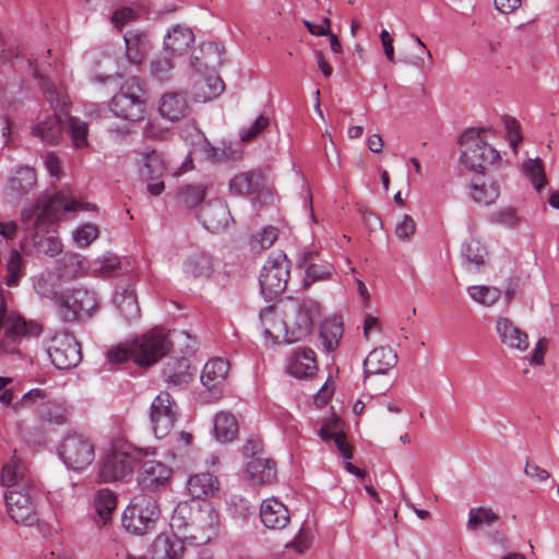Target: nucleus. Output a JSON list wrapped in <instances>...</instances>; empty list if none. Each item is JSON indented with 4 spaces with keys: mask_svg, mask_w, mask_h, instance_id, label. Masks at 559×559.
Returning <instances> with one entry per match:
<instances>
[{
    "mask_svg": "<svg viewBox=\"0 0 559 559\" xmlns=\"http://www.w3.org/2000/svg\"><path fill=\"white\" fill-rule=\"evenodd\" d=\"M207 186L204 183L187 185L178 190L177 202L186 209H193L205 198Z\"/></svg>",
    "mask_w": 559,
    "mask_h": 559,
    "instance_id": "obj_40",
    "label": "nucleus"
},
{
    "mask_svg": "<svg viewBox=\"0 0 559 559\" xmlns=\"http://www.w3.org/2000/svg\"><path fill=\"white\" fill-rule=\"evenodd\" d=\"M79 203L70 198L63 192L55 193L44 205L41 211H39V201L36 203L24 207L21 211V222L24 225L29 224L31 222L37 224L49 225L55 223L61 218V216L70 211H76L79 209Z\"/></svg>",
    "mask_w": 559,
    "mask_h": 559,
    "instance_id": "obj_8",
    "label": "nucleus"
},
{
    "mask_svg": "<svg viewBox=\"0 0 559 559\" xmlns=\"http://www.w3.org/2000/svg\"><path fill=\"white\" fill-rule=\"evenodd\" d=\"M397 364V354L390 346L372 349L364 360L365 379L371 376L385 374Z\"/></svg>",
    "mask_w": 559,
    "mask_h": 559,
    "instance_id": "obj_18",
    "label": "nucleus"
},
{
    "mask_svg": "<svg viewBox=\"0 0 559 559\" xmlns=\"http://www.w3.org/2000/svg\"><path fill=\"white\" fill-rule=\"evenodd\" d=\"M288 372L297 378L311 376L317 369L316 354L310 348L295 352L288 362Z\"/></svg>",
    "mask_w": 559,
    "mask_h": 559,
    "instance_id": "obj_34",
    "label": "nucleus"
},
{
    "mask_svg": "<svg viewBox=\"0 0 559 559\" xmlns=\"http://www.w3.org/2000/svg\"><path fill=\"white\" fill-rule=\"evenodd\" d=\"M136 455L131 445L116 441L111 443L104 459L99 462L97 477L100 483L120 481L133 474Z\"/></svg>",
    "mask_w": 559,
    "mask_h": 559,
    "instance_id": "obj_5",
    "label": "nucleus"
},
{
    "mask_svg": "<svg viewBox=\"0 0 559 559\" xmlns=\"http://www.w3.org/2000/svg\"><path fill=\"white\" fill-rule=\"evenodd\" d=\"M143 134L146 139L164 141L167 139L169 130L159 122L151 121L144 128Z\"/></svg>",
    "mask_w": 559,
    "mask_h": 559,
    "instance_id": "obj_60",
    "label": "nucleus"
},
{
    "mask_svg": "<svg viewBox=\"0 0 559 559\" xmlns=\"http://www.w3.org/2000/svg\"><path fill=\"white\" fill-rule=\"evenodd\" d=\"M59 455L69 468L83 471L95 459V443L85 435L71 433L63 438L59 447Z\"/></svg>",
    "mask_w": 559,
    "mask_h": 559,
    "instance_id": "obj_10",
    "label": "nucleus"
},
{
    "mask_svg": "<svg viewBox=\"0 0 559 559\" xmlns=\"http://www.w3.org/2000/svg\"><path fill=\"white\" fill-rule=\"evenodd\" d=\"M311 544V535L308 530L301 527L295 538L286 545V547H292L298 552H304L306 549L310 547Z\"/></svg>",
    "mask_w": 559,
    "mask_h": 559,
    "instance_id": "obj_61",
    "label": "nucleus"
},
{
    "mask_svg": "<svg viewBox=\"0 0 559 559\" xmlns=\"http://www.w3.org/2000/svg\"><path fill=\"white\" fill-rule=\"evenodd\" d=\"M114 301L126 321L131 322L140 317L136 295L131 285L123 287L121 290H117Z\"/></svg>",
    "mask_w": 559,
    "mask_h": 559,
    "instance_id": "obj_35",
    "label": "nucleus"
},
{
    "mask_svg": "<svg viewBox=\"0 0 559 559\" xmlns=\"http://www.w3.org/2000/svg\"><path fill=\"white\" fill-rule=\"evenodd\" d=\"M382 332V325L379 319L372 314H367L364 320V337L369 341L373 335Z\"/></svg>",
    "mask_w": 559,
    "mask_h": 559,
    "instance_id": "obj_63",
    "label": "nucleus"
},
{
    "mask_svg": "<svg viewBox=\"0 0 559 559\" xmlns=\"http://www.w3.org/2000/svg\"><path fill=\"white\" fill-rule=\"evenodd\" d=\"M524 473L527 477L536 481H545L550 477V474L545 468H542L532 461L526 462Z\"/></svg>",
    "mask_w": 559,
    "mask_h": 559,
    "instance_id": "obj_64",
    "label": "nucleus"
},
{
    "mask_svg": "<svg viewBox=\"0 0 559 559\" xmlns=\"http://www.w3.org/2000/svg\"><path fill=\"white\" fill-rule=\"evenodd\" d=\"M98 307L94 292L86 288H74L64 295L59 307V314L64 322H73L83 316H90Z\"/></svg>",
    "mask_w": 559,
    "mask_h": 559,
    "instance_id": "obj_15",
    "label": "nucleus"
},
{
    "mask_svg": "<svg viewBox=\"0 0 559 559\" xmlns=\"http://www.w3.org/2000/svg\"><path fill=\"white\" fill-rule=\"evenodd\" d=\"M243 477L254 487L270 485L276 479V464L267 457H255L247 463Z\"/></svg>",
    "mask_w": 559,
    "mask_h": 559,
    "instance_id": "obj_24",
    "label": "nucleus"
},
{
    "mask_svg": "<svg viewBox=\"0 0 559 559\" xmlns=\"http://www.w3.org/2000/svg\"><path fill=\"white\" fill-rule=\"evenodd\" d=\"M200 218L211 233H219L228 226L230 214L224 202L215 200L202 207Z\"/></svg>",
    "mask_w": 559,
    "mask_h": 559,
    "instance_id": "obj_25",
    "label": "nucleus"
},
{
    "mask_svg": "<svg viewBox=\"0 0 559 559\" xmlns=\"http://www.w3.org/2000/svg\"><path fill=\"white\" fill-rule=\"evenodd\" d=\"M460 143L464 146L460 159L471 170L481 171L500 158L499 152L483 141L479 134L466 133L462 135Z\"/></svg>",
    "mask_w": 559,
    "mask_h": 559,
    "instance_id": "obj_12",
    "label": "nucleus"
},
{
    "mask_svg": "<svg viewBox=\"0 0 559 559\" xmlns=\"http://www.w3.org/2000/svg\"><path fill=\"white\" fill-rule=\"evenodd\" d=\"M319 313L320 305L313 299L289 300L282 314L270 307L260 313V320L265 335L278 340L283 334L286 343H295L310 334Z\"/></svg>",
    "mask_w": 559,
    "mask_h": 559,
    "instance_id": "obj_1",
    "label": "nucleus"
},
{
    "mask_svg": "<svg viewBox=\"0 0 559 559\" xmlns=\"http://www.w3.org/2000/svg\"><path fill=\"white\" fill-rule=\"evenodd\" d=\"M61 132L62 119L59 114H55L53 117L40 121L33 129V134L48 144L57 143Z\"/></svg>",
    "mask_w": 559,
    "mask_h": 559,
    "instance_id": "obj_38",
    "label": "nucleus"
},
{
    "mask_svg": "<svg viewBox=\"0 0 559 559\" xmlns=\"http://www.w3.org/2000/svg\"><path fill=\"white\" fill-rule=\"evenodd\" d=\"M120 267L117 255L108 253L94 261L93 271L102 276H110Z\"/></svg>",
    "mask_w": 559,
    "mask_h": 559,
    "instance_id": "obj_54",
    "label": "nucleus"
},
{
    "mask_svg": "<svg viewBox=\"0 0 559 559\" xmlns=\"http://www.w3.org/2000/svg\"><path fill=\"white\" fill-rule=\"evenodd\" d=\"M193 43V32L189 27L176 25L164 38V51L173 57L183 56Z\"/></svg>",
    "mask_w": 559,
    "mask_h": 559,
    "instance_id": "obj_26",
    "label": "nucleus"
},
{
    "mask_svg": "<svg viewBox=\"0 0 559 559\" xmlns=\"http://www.w3.org/2000/svg\"><path fill=\"white\" fill-rule=\"evenodd\" d=\"M278 237V231L275 227L269 226L261 231L252 235L250 239V249L254 253H261L273 246Z\"/></svg>",
    "mask_w": 559,
    "mask_h": 559,
    "instance_id": "obj_48",
    "label": "nucleus"
},
{
    "mask_svg": "<svg viewBox=\"0 0 559 559\" xmlns=\"http://www.w3.org/2000/svg\"><path fill=\"white\" fill-rule=\"evenodd\" d=\"M127 57L132 63H140L151 48V41L144 32L129 31L123 36Z\"/></svg>",
    "mask_w": 559,
    "mask_h": 559,
    "instance_id": "obj_33",
    "label": "nucleus"
},
{
    "mask_svg": "<svg viewBox=\"0 0 559 559\" xmlns=\"http://www.w3.org/2000/svg\"><path fill=\"white\" fill-rule=\"evenodd\" d=\"M498 520V515L490 508H472L468 512L467 528L475 531L483 525L490 526Z\"/></svg>",
    "mask_w": 559,
    "mask_h": 559,
    "instance_id": "obj_46",
    "label": "nucleus"
},
{
    "mask_svg": "<svg viewBox=\"0 0 559 559\" xmlns=\"http://www.w3.org/2000/svg\"><path fill=\"white\" fill-rule=\"evenodd\" d=\"M47 353L51 364L61 370L76 367L82 359L79 342L67 331L57 332L50 336Z\"/></svg>",
    "mask_w": 559,
    "mask_h": 559,
    "instance_id": "obj_11",
    "label": "nucleus"
},
{
    "mask_svg": "<svg viewBox=\"0 0 559 559\" xmlns=\"http://www.w3.org/2000/svg\"><path fill=\"white\" fill-rule=\"evenodd\" d=\"M93 506L95 512L100 516L105 524L116 509L117 498L110 489H99L95 493Z\"/></svg>",
    "mask_w": 559,
    "mask_h": 559,
    "instance_id": "obj_44",
    "label": "nucleus"
},
{
    "mask_svg": "<svg viewBox=\"0 0 559 559\" xmlns=\"http://www.w3.org/2000/svg\"><path fill=\"white\" fill-rule=\"evenodd\" d=\"M68 128L69 132L72 139V142L75 147L82 148L87 146V134H88V127L87 123L75 118V117H69L68 118Z\"/></svg>",
    "mask_w": 559,
    "mask_h": 559,
    "instance_id": "obj_50",
    "label": "nucleus"
},
{
    "mask_svg": "<svg viewBox=\"0 0 559 559\" xmlns=\"http://www.w3.org/2000/svg\"><path fill=\"white\" fill-rule=\"evenodd\" d=\"M270 123L266 116H259L248 128H242L239 132L242 142H250L255 139Z\"/></svg>",
    "mask_w": 559,
    "mask_h": 559,
    "instance_id": "obj_57",
    "label": "nucleus"
},
{
    "mask_svg": "<svg viewBox=\"0 0 559 559\" xmlns=\"http://www.w3.org/2000/svg\"><path fill=\"white\" fill-rule=\"evenodd\" d=\"M24 408L34 409L37 419L49 426L67 424L70 414L69 405L64 401L50 400L47 391L39 388L26 392L20 401L12 404L14 413Z\"/></svg>",
    "mask_w": 559,
    "mask_h": 559,
    "instance_id": "obj_2",
    "label": "nucleus"
},
{
    "mask_svg": "<svg viewBox=\"0 0 559 559\" xmlns=\"http://www.w3.org/2000/svg\"><path fill=\"white\" fill-rule=\"evenodd\" d=\"M132 344L135 350V364L140 366H151L157 362L171 347L168 335L158 328L134 340Z\"/></svg>",
    "mask_w": 559,
    "mask_h": 559,
    "instance_id": "obj_13",
    "label": "nucleus"
},
{
    "mask_svg": "<svg viewBox=\"0 0 559 559\" xmlns=\"http://www.w3.org/2000/svg\"><path fill=\"white\" fill-rule=\"evenodd\" d=\"M289 277V264L283 252H276L269 257L264 263L260 277L261 294L265 300H273L281 295L287 285Z\"/></svg>",
    "mask_w": 559,
    "mask_h": 559,
    "instance_id": "obj_9",
    "label": "nucleus"
},
{
    "mask_svg": "<svg viewBox=\"0 0 559 559\" xmlns=\"http://www.w3.org/2000/svg\"><path fill=\"white\" fill-rule=\"evenodd\" d=\"M229 370V362L224 358L210 359L201 373L202 384L213 393L215 399L222 394V385L224 384Z\"/></svg>",
    "mask_w": 559,
    "mask_h": 559,
    "instance_id": "obj_22",
    "label": "nucleus"
},
{
    "mask_svg": "<svg viewBox=\"0 0 559 559\" xmlns=\"http://www.w3.org/2000/svg\"><path fill=\"white\" fill-rule=\"evenodd\" d=\"M1 481L9 489H24L32 487L26 477L23 464L15 459L3 466L1 472Z\"/></svg>",
    "mask_w": 559,
    "mask_h": 559,
    "instance_id": "obj_36",
    "label": "nucleus"
},
{
    "mask_svg": "<svg viewBox=\"0 0 559 559\" xmlns=\"http://www.w3.org/2000/svg\"><path fill=\"white\" fill-rule=\"evenodd\" d=\"M468 295L474 301L491 307L499 300L501 292L496 287L477 285L468 288Z\"/></svg>",
    "mask_w": 559,
    "mask_h": 559,
    "instance_id": "obj_45",
    "label": "nucleus"
},
{
    "mask_svg": "<svg viewBox=\"0 0 559 559\" xmlns=\"http://www.w3.org/2000/svg\"><path fill=\"white\" fill-rule=\"evenodd\" d=\"M185 543L176 535H158L152 545L151 559H182Z\"/></svg>",
    "mask_w": 559,
    "mask_h": 559,
    "instance_id": "obj_27",
    "label": "nucleus"
},
{
    "mask_svg": "<svg viewBox=\"0 0 559 559\" xmlns=\"http://www.w3.org/2000/svg\"><path fill=\"white\" fill-rule=\"evenodd\" d=\"M187 490L193 499L214 497L219 491V481L210 473H199L188 479Z\"/></svg>",
    "mask_w": 559,
    "mask_h": 559,
    "instance_id": "obj_31",
    "label": "nucleus"
},
{
    "mask_svg": "<svg viewBox=\"0 0 559 559\" xmlns=\"http://www.w3.org/2000/svg\"><path fill=\"white\" fill-rule=\"evenodd\" d=\"M185 273L192 277H209L214 270L212 258L204 252H195L187 258Z\"/></svg>",
    "mask_w": 559,
    "mask_h": 559,
    "instance_id": "obj_37",
    "label": "nucleus"
},
{
    "mask_svg": "<svg viewBox=\"0 0 559 559\" xmlns=\"http://www.w3.org/2000/svg\"><path fill=\"white\" fill-rule=\"evenodd\" d=\"M29 230V238L39 253L55 257L62 251V243L55 230H49L48 225L31 222L25 225Z\"/></svg>",
    "mask_w": 559,
    "mask_h": 559,
    "instance_id": "obj_20",
    "label": "nucleus"
},
{
    "mask_svg": "<svg viewBox=\"0 0 559 559\" xmlns=\"http://www.w3.org/2000/svg\"><path fill=\"white\" fill-rule=\"evenodd\" d=\"M46 97L50 103L55 114L68 116L70 104L69 96L62 85H51L46 91Z\"/></svg>",
    "mask_w": 559,
    "mask_h": 559,
    "instance_id": "obj_47",
    "label": "nucleus"
},
{
    "mask_svg": "<svg viewBox=\"0 0 559 559\" xmlns=\"http://www.w3.org/2000/svg\"><path fill=\"white\" fill-rule=\"evenodd\" d=\"M343 323L336 319H329L323 322L320 331L322 344L328 352H333L343 335Z\"/></svg>",
    "mask_w": 559,
    "mask_h": 559,
    "instance_id": "obj_43",
    "label": "nucleus"
},
{
    "mask_svg": "<svg viewBox=\"0 0 559 559\" xmlns=\"http://www.w3.org/2000/svg\"><path fill=\"white\" fill-rule=\"evenodd\" d=\"M187 511L190 514V522L186 524L188 539L197 545H204L216 537L219 520L216 510L211 504L205 503L195 510L180 507L173 516V522L176 523L183 518Z\"/></svg>",
    "mask_w": 559,
    "mask_h": 559,
    "instance_id": "obj_6",
    "label": "nucleus"
},
{
    "mask_svg": "<svg viewBox=\"0 0 559 559\" xmlns=\"http://www.w3.org/2000/svg\"><path fill=\"white\" fill-rule=\"evenodd\" d=\"M110 109L115 116L132 122L144 118L145 102L138 78H130L123 83L120 91L111 98Z\"/></svg>",
    "mask_w": 559,
    "mask_h": 559,
    "instance_id": "obj_7",
    "label": "nucleus"
},
{
    "mask_svg": "<svg viewBox=\"0 0 559 559\" xmlns=\"http://www.w3.org/2000/svg\"><path fill=\"white\" fill-rule=\"evenodd\" d=\"M171 55L163 53L152 59L150 69L152 75L158 81H166L170 78V73L175 68Z\"/></svg>",
    "mask_w": 559,
    "mask_h": 559,
    "instance_id": "obj_49",
    "label": "nucleus"
},
{
    "mask_svg": "<svg viewBox=\"0 0 559 559\" xmlns=\"http://www.w3.org/2000/svg\"><path fill=\"white\" fill-rule=\"evenodd\" d=\"M523 171L530 178L537 191H539L545 182L544 166L539 158L528 159L523 163Z\"/></svg>",
    "mask_w": 559,
    "mask_h": 559,
    "instance_id": "obj_51",
    "label": "nucleus"
},
{
    "mask_svg": "<svg viewBox=\"0 0 559 559\" xmlns=\"http://www.w3.org/2000/svg\"><path fill=\"white\" fill-rule=\"evenodd\" d=\"M37 186V176L34 168L21 166L14 170L9 179L10 194L19 200L32 193Z\"/></svg>",
    "mask_w": 559,
    "mask_h": 559,
    "instance_id": "obj_28",
    "label": "nucleus"
},
{
    "mask_svg": "<svg viewBox=\"0 0 559 559\" xmlns=\"http://www.w3.org/2000/svg\"><path fill=\"white\" fill-rule=\"evenodd\" d=\"M63 273L59 270H45L34 281V289L41 297L52 300L59 308L64 295L62 293Z\"/></svg>",
    "mask_w": 559,
    "mask_h": 559,
    "instance_id": "obj_21",
    "label": "nucleus"
},
{
    "mask_svg": "<svg viewBox=\"0 0 559 559\" xmlns=\"http://www.w3.org/2000/svg\"><path fill=\"white\" fill-rule=\"evenodd\" d=\"M473 201L479 205H491L500 195V185L495 179H474L469 191Z\"/></svg>",
    "mask_w": 559,
    "mask_h": 559,
    "instance_id": "obj_32",
    "label": "nucleus"
},
{
    "mask_svg": "<svg viewBox=\"0 0 559 559\" xmlns=\"http://www.w3.org/2000/svg\"><path fill=\"white\" fill-rule=\"evenodd\" d=\"M319 436L323 441H333L344 460L353 457V449L341 429L324 425L320 428Z\"/></svg>",
    "mask_w": 559,
    "mask_h": 559,
    "instance_id": "obj_41",
    "label": "nucleus"
},
{
    "mask_svg": "<svg viewBox=\"0 0 559 559\" xmlns=\"http://www.w3.org/2000/svg\"><path fill=\"white\" fill-rule=\"evenodd\" d=\"M132 342L127 344H119L111 347L107 352V360L110 364L118 365L133 359L135 361V353Z\"/></svg>",
    "mask_w": 559,
    "mask_h": 559,
    "instance_id": "obj_53",
    "label": "nucleus"
},
{
    "mask_svg": "<svg viewBox=\"0 0 559 559\" xmlns=\"http://www.w3.org/2000/svg\"><path fill=\"white\" fill-rule=\"evenodd\" d=\"M415 221L407 214L403 216L402 221L399 222L395 227V234L402 240L409 239L411 236L415 234Z\"/></svg>",
    "mask_w": 559,
    "mask_h": 559,
    "instance_id": "obj_59",
    "label": "nucleus"
},
{
    "mask_svg": "<svg viewBox=\"0 0 559 559\" xmlns=\"http://www.w3.org/2000/svg\"><path fill=\"white\" fill-rule=\"evenodd\" d=\"M158 110L162 117L170 121L185 118L189 112L186 95L179 92L165 93L159 100Z\"/></svg>",
    "mask_w": 559,
    "mask_h": 559,
    "instance_id": "obj_29",
    "label": "nucleus"
},
{
    "mask_svg": "<svg viewBox=\"0 0 559 559\" xmlns=\"http://www.w3.org/2000/svg\"><path fill=\"white\" fill-rule=\"evenodd\" d=\"M496 332L501 344L509 349L524 352L528 348L527 333L515 325L509 318L498 317L496 319Z\"/></svg>",
    "mask_w": 559,
    "mask_h": 559,
    "instance_id": "obj_19",
    "label": "nucleus"
},
{
    "mask_svg": "<svg viewBox=\"0 0 559 559\" xmlns=\"http://www.w3.org/2000/svg\"><path fill=\"white\" fill-rule=\"evenodd\" d=\"M179 416V407L173 396L162 391L151 404V424L156 438L167 436L175 427Z\"/></svg>",
    "mask_w": 559,
    "mask_h": 559,
    "instance_id": "obj_14",
    "label": "nucleus"
},
{
    "mask_svg": "<svg viewBox=\"0 0 559 559\" xmlns=\"http://www.w3.org/2000/svg\"><path fill=\"white\" fill-rule=\"evenodd\" d=\"M260 519L266 528L280 531L287 526L290 514L282 501L276 498H269L261 503Z\"/></svg>",
    "mask_w": 559,
    "mask_h": 559,
    "instance_id": "obj_23",
    "label": "nucleus"
},
{
    "mask_svg": "<svg viewBox=\"0 0 559 559\" xmlns=\"http://www.w3.org/2000/svg\"><path fill=\"white\" fill-rule=\"evenodd\" d=\"M98 237V228L93 224H85L73 233L74 241L79 247H88Z\"/></svg>",
    "mask_w": 559,
    "mask_h": 559,
    "instance_id": "obj_56",
    "label": "nucleus"
},
{
    "mask_svg": "<svg viewBox=\"0 0 559 559\" xmlns=\"http://www.w3.org/2000/svg\"><path fill=\"white\" fill-rule=\"evenodd\" d=\"M463 255L467 262L480 266L485 262L486 248L478 240L468 241L463 248Z\"/></svg>",
    "mask_w": 559,
    "mask_h": 559,
    "instance_id": "obj_55",
    "label": "nucleus"
},
{
    "mask_svg": "<svg viewBox=\"0 0 559 559\" xmlns=\"http://www.w3.org/2000/svg\"><path fill=\"white\" fill-rule=\"evenodd\" d=\"M171 475L173 471L167 464L155 460L146 461L139 471L138 484L142 492L154 496L169 486Z\"/></svg>",
    "mask_w": 559,
    "mask_h": 559,
    "instance_id": "obj_17",
    "label": "nucleus"
},
{
    "mask_svg": "<svg viewBox=\"0 0 559 559\" xmlns=\"http://www.w3.org/2000/svg\"><path fill=\"white\" fill-rule=\"evenodd\" d=\"M214 432L217 440L222 442L233 441L238 433V423L230 413L221 412L214 420Z\"/></svg>",
    "mask_w": 559,
    "mask_h": 559,
    "instance_id": "obj_39",
    "label": "nucleus"
},
{
    "mask_svg": "<svg viewBox=\"0 0 559 559\" xmlns=\"http://www.w3.org/2000/svg\"><path fill=\"white\" fill-rule=\"evenodd\" d=\"M35 488L9 489L5 493V504L12 520L26 526L36 523L37 516L34 504Z\"/></svg>",
    "mask_w": 559,
    "mask_h": 559,
    "instance_id": "obj_16",
    "label": "nucleus"
},
{
    "mask_svg": "<svg viewBox=\"0 0 559 559\" xmlns=\"http://www.w3.org/2000/svg\"><path fill=\"white\" fill-rule=\"evenodd\" d=\"M331 273H332L331 266L310 264L306 269L305 285H309L310 283L318 281V280H325L331 276Z\"/></svg>",
    "mask_w": 559,
    "mask_h": 559,
    "instance_id": "obj_58",
    "label": "nucleus"
},
{
    "mask_svg": "<svg viewBox=\"0 0 559 559\" xmlns=\"http://www.w3.org/2000/svg\"><path fill=\"white\" fill-rule=\"evenodd\" d=\"M264 185V177L261 171L252 170L240 173L229 181V190L237 195H250L261 191Z\"/></svg>",
    "mask_w": 559,
    "mask_h": 559,
    "instance_id": "obj_30",
    "label": "nucleus"
},
{
    "mask_svg": "<svg viewBox=\"0 0 559 559\" xmlns=\"http://www.w3.org/2000/svg\"><path fill=\"white\" fill-rule=\"evenodd\" d=\"M243 455L248 459L263 457V442L260 438H249L243 444Z\"/></svg>",
    "mask_w": 559,
    "mask_h": 559,
    "instance_id": "obj_62",
    "label": "nucleus"
},
{
    "mask_svg": "<svg viewBox=\"0 0 559 559\" xmlns=\"http://www.w3.org/2000/svg\"><path fill=\"white\" fill-rule=\"evenodd\" d=\"M132 159L133 167L138 176L147 181V191L157 197L165 189L162 178L169 170V158L167 155L155 148H143L134 151Z\"/></svg>",
    "mask_w": 559,
    "mask_h": 559,
    "instance_id": "obj_3",
    "label": "nucleus"
},
{
    "mask_svg": "<svg viewBox=\"0 0 559 559\" xmlns=\"http://www.w3.org/2000/svg\"><path fill=\"white\" fill-rule=\"evenodd\" d=\"M160 510L153 495L141 492L133 497L123 512L122 524L127 531L144 535L155 530Z\"/></svg>",
    "mask_w": 559,
    "mask_h": 559,
    "instance_id": "obj_4",
    "label": "nucleus"
},
{
    "mask_svg": "<svg viewBox=\"0 0 559 559\" xmlns=\"http://www.w3.org/2000/svg\"><path fill=\"white\" fill-rule=\"evenodd\" d=\"M176 370L165 369L163 371L164 380L169 386H183L191 381V374L188 372V365L183 361L177 362Z\"/></svg>",
    "mask_w": 559,
    "mask_h": 559,
    "instance_id": "obj_52",
    "label": "nucleus"
},
{
    "mask_svg": "<svg viewBox=\"0 0 559 559\" xmlns=\"http://www.w3.org/2000/svg\"><path fill=\"white\" fill-rule=\"evenodd\" d=\"M25 275L24 259L19 250L12 249L5 262L4 281L8 286H17L20 280Z\"/></svg>",
    "mask_w": 559,
    "mask_h": 559,
    "instance_id": "obj_42",
    "label": "nucleus"
}]
</instances>
